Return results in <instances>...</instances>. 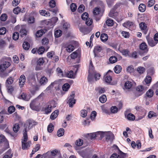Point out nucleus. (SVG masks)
Returning a JSON list of instances; mask_svg holds the SVG:
<instances>
[{
    "label": "nucleus",
    "mask_w": 158,
    "mask_h": 158,
    "mask_svg": "<svg viewBox=\"0 0 158 158\" xmlns=\"http://www.w3.org/2000/svg\"><path fill=\"white\" fill-rule=\"evenodd\" d=\"M64 133V130L63 128H60L58 130L57 133V135L59 137L63 136Z\"/></svg>",
    "instance_id": "35"
},
{
    "label": "nucleus",
    "mask_w": 158,
    "mask_h": 158,
    "mask_svg": "<svg viewBox=\"0 0 158 158\" xmlns=\"http://www.w3.org/2000/svg\"><path fill=\"white\" fill-rule=\"evenodd\" d=\"M44 32L43 30H40L38 31L36 33L35 35L37 37H40L41 36Z\"/></svg>",
    "instance_id": "33"
},
{
    "label": "nucleus",
    "mask_w": 158,
    "mask_h": 158,
    "mask_svg": "<svg viewBox=\"0 0 158 158\" xmlns=\"http://www.w3.org/2000/svg\"><path fill=\"white\" fill-rule=\"evenodd\" d=\"M153 94V92L151 89H149L146 94V95L149 98H151L152 97Z\"/></svg>",
    "instance_id": "42"
},
{
    "label": "nucleus",
    "mask_w": 158,
    "mask_h": 158,
    "mask_svg": "<svg viewBox=\"0 0 158 158\" xmlns=\"http://www.w3.org/2000/svg\"><path fill=\"white\" fill-rule=\"evenodd\" d=\"M59 113V111L58 110H55L51 114L50 118L52 120H54L57 116Z\"/></svg>",
    "instance_id": "24"
},
{
    "label": "nucleus",
    "mask_w": 158,
    "mask_h": 158,
    "mask_svg": "<svg viewBox=\"0 0 158 158\" xmlns=\"http://www.w3.org/2000/svg\"><path fill=\"white\" fill-rule=\"evenodd\" d=\"M94 66L93 65L92 61L90 60L88 71L89 74L88 77V80L89 82H92L94 81L93 76L91 74L94 70Z\"/></svg>",
    "instance_id": "4"
},
{
    "label": "nucleus",
    "mask_w": 158,
    "mask_h": 158,
    "mask_svg": "<svg viewBox=\"0 0 158 158\" xmlns=\"http://www.w3.org/2000/svg\"><path fill=\"white\" fill-rule=\"evenodd\" d=\"M134 68L132 66H128L127 68V72L131 73L133 72Z\"/></svg>",
    "instance_id": "59"
},
{
    "label": "nucleus",
    "mask_w": 158,
    "mask_h": 158,
    "mask_svg": "<svg viewBox=\"0 0 158 158\" xmlns=\"http://www.w3.org/2000/svg\"><path fill=\"white\" fill-rule=\"evenodd\" d=\"M9 61L7 60H1L0 61V76L1 77L4 78L8 75V73L12 70L8 72L5 71L10 65Z\"/></svg>",
    "instance_id": "1"
},
{
    "label": "nucleus",
    "mask_w": 158,
    "mask_h": 158,
    "mask_svg": "<svg viewBox=\"0 0 158 158\" xmlns=\"http://www.w3.org/2000/svg\"><path fill=\"white\" fill-rule=\"evenodd\" d=\"M151 80L152 78L150 76H147L145 79V82L148 85H149L151 82Z\"/></svg>",
    "instance_id": "46"
},
{
    "label": "nucleus",
    "mask_w": 158,
    "mask_h": 158,
    "mask_svg": "<svg viewBox=\"0 0 158 158\" xmlns=\"http://www.w3.org/2000/svg\"><path fill=\"white\" fill-rule=\"evenodd\" d=\"M58 75L60 77H63L64 76L63 74V72L61 69L60 68H58L56 69Z\"/></svg>",
    "instance_id": "48"
},
{
    "label": "nucleus",
    "mask_w": 158,
    "mask_h": 158,
    "mask_svg": "<svg viewBox=\"0 0 158 158\" xmlns=\"http://www.w3.org/2000/svg\"><path fill=\"white\" fill-rule=\"evenodd\" d=\"M146 7L145 4H141L139 6V9L140 11L143 12L146 10Z\"/></svg>",
    "instance_id": "30"
},
{
    "label": "nucleus",
    "mask_w": 158,
    "mask_h": 158,
    "mask_svg": "<svg viewBox=\"0 0 158 158\" xmlns=\"http://www.w3.org/2000/svg\"><path fill=\"white\" fill-rule=\"evenodd\" d=\"M70 8L71 11L73 12H74L76 10L77 6L75 4L72 3L70 5Z\"/></svg>",
    "instance_id": "54"
},
{
    "label": "nucleus",
    "mask_w": 158,
    "mask_h": 158,
    "mask_svg": "<svg viewBox=\"0 0 158 158\" xmlns=\"http://www.w3.org/2000/svg\"><path fill=\"white\" fill-rule=\"evenodd\" d=\"M116 147L118 151V154H117L118 158H125L127 156V154L124 153L122 152L119 150L117 146Z\"/></svg>",
    "instance_id": "22"
},
{
    "label": "nucleus",
    "mask_w": 158,
    "mask_h": 158,
    "mask_svg": "<svg viewBox=\"0 0 158 158\" xmlns=\"http://www.w3.org/2000/svg\"><path fill=\"white\" fill-rule=\"evenodd\" d=\"M118 13L116 12H114L113 10H111L109 13V16L112 18H114L117 15Z\"/></svg>",
    "instance_id": "49"
},
{
    "label": "nucleus",
    "mask_w": 158,
    "mask_h": 158,
    "mask_svg": "<svg viewBox=\"0 0 158 158\" xmlns=\"http://www.w3.org/2000/svg\"><path fill=\"white\" fill-rule=\"evenodd\" d=\"M84 137L88 139H95L97 138L96 132L85 134L84 135Z\"/></svg>",
    "instance_id": "12"
},
{
    "label": "nucleus",
    "mask_w": 158,
    "mask_h": 158,
    "mask_svg": "<svg viewBox=\"0 0 158 158\" xmlns=\"http://www.w3.org/2000/svg\"><path fill=\"white\" fill-rule=\"evenodd\" d=\"M107 25L109 26H112L114 24V21L113 20L111 19H108L106 21Z\"/></svg>",
    "instance_id": "47"
},
{
    "label": "nucleus",
    "mask_w": 158,
    "mask_h": 158,
    "mask_svg": "<svg viewBox=\"0 0 158 158\" xmlns=\"http://www.w3.org/2000/svg\"><path fill=\"white\" fill-rule=\"evenodd\" d=\"M27 31L26 30L23 28L21 29L19 32L20 35L23 37L26 35Z\"/></svg>",
    "instance_id": "37"
},
{
    "label": "nucleus",
    "mask_w": 158,
    "mask_h": 158,
    "mask_svg": "<svg viewBox=\"0 0 158 158\" xmlns=\"http://www.w3.org/2000/svg\"><path fill=\"white\" fill-rule=\"evenodd\" d=\"M45 50L44 48L43 47H40L37 50V52L39 54H42Z\"/></svg>",
    "instance_id": "50"
},
{
    "label": "nucleus",
    "mask_w": 158,
    "mask_h": 158,
    "mask_svg": "<svg viewBox=\"0 0 158 158\" xmlns=\"http://www.w3.org/2000/svg\"><path fill=\"white\" fill-rule=\"evenodd\" d=\"M55 102L54 101H51L50 104L48 105V106L45 108L44 111L45 113L46 114H48L50 113L52 111V109L53 107H56V104L52 106V104L55 103Z\"/></svg>",
    "instance_id": "8"
},
{
    "label": "nucleus",
    "mask_w": 158,
    "mask_h": 158,
    "mask_svg": "<svg viewBox=\"0 0 158 158\" xmlns=\"http://www.w3.org/2000/svg\"><path fill=\"white\" fill-rule=\"evenodd\" d=\"M70 87V85L68 83L64 84L62 87V89L64 91H67Z\"/></svg>",
    "instance_id": "45"
},
{
    "label": "nucleus",
    "mask_w": 158,
    "mask_h": 158,
    "mask_svg": "<svg viewBox=\"0 0 158 158\" xmlns=\"http://www.w3.org/2000/svg\"><path fill=\"white\" fill-rule=\"evenodd\" d=\"M62 34V31L60 30H56L55 32V36L56 37H60Z\"/></svg>",
    "instance_id": "53"
},
{
    "label": "nucleus",
    "mask_w": 158,
    "mask_h": 158,
    "mask_svg": "<svg viewBox=\"0 0 158 158\" xmlns=\"http://www.w3.org/2000/svg\"><path fill=\"white\" fill-rule=\"evenodd\" d=\"M107 35L105 33L102 34L100 35V39L103 42L106 41L108 40Z\"/></svg>",
    "instance_id": "29"
},
{
    "label": "nucleus",
    "mask_w": 158,
    "mask_h": 158,
    "mask_svg": "<svg viewBox=\"0 0 158 158\" xmlns=\"http://www.w3.org/2000/svg\"><path fill=\"white\" fill-rule=\"evenodd\" d=\"M57 152L58 151L56 150L48 151L46 153L43 154L42 158H53V156L56 155Z\"/></svg>",
    "instance_id": "7"
},
{
    "label": "nucleus",
    "mask_w": 158,
    "mask_h": 158,
    "mask_svg": "<svg viewBox=\"0 0 158 158\" xmlns=\"http://www.w3.org/2000/svg\"><path fill=\"white\" fill-rule=\"evenodd\" d=\"M70 56L72 59L75 58H80L81 56V52L79 50H77L71 54Z\"/></svg>",
    "instance_id": "9"
},
{
    "label": "nucleus",
    "mask_w": 158,
    "mask_h": 158,
    "mask_svg": "<svg viewBox=\"0 0 158 158\" xmlns=\"http://www.w3.org/2000/svg\"><path fill=\"white\" fill-rule=\"evenodd\" d=\"M104 78L105 81L108 83H110L112 80L110 75L108 73H106L105 75L104 76Z\"/></svg>",
    "instance_id": "21"
},
{
    "label": "nucleus",
    "mask_w": 158,
    "mask_h": 158,
    "mask_svg": "<svg viewBox=\"0 0 158 158\" xmlns=\"http://www.w3.org/2000/svg\"><path fill=\"white\" fill-rule=\"evenodd\" d=\"M118 108L115 106H113L111 107L110 110L113 113H116L118 111Z\"/></svg>",
    "instance_id": "62"
},
{
    "label": "nucleus",
    "mask_w": 158,
    "mask_h": 158,
    "mask_svg": "<svg viewBox=\"0 0 158 158\" xmlns=\"http://www.w3.org/2000/svg\"><path fill=\"white\" fill-rule=\"evenodd\" d=\"M74 73L73 72L72 70H70L66 74V76L69 78H73Z\"/></svg>",
    "instance_id": "51"
},
{
    "label": "nucleus",
    "mask_w": 158,
    "mask_h": 158,
    "mask_svg": "<svg viewBox=\"0 0 158 158\" xmlns=\"http://www.w3.org/2000/svg\"><path fill=\"white\" fill-rule=\"evenodd\" d=\"M23 139L22 140V148L23 150H26L28 149V148L30 146L31 142L28 141L27 142L28 139L27 133H23Z\"/></svg>",
    "instance_id": "3"
},
{
    "label": "nucleus",
    "mask_w": 158,
    "mask_h": 158,
    "mask_svg": "<svg viewBox=\"0 0 158 158\" xmlns=\"http://www.w3.org/2000/svg\"><path fill=\"white\" fill-rule=\"evenodd\" d=\"M79 154L83 158H91V156H92V155L86 154L83 151L80 152Z\"/></svg>",
    "instance_id": "23"
},
{
    "label": "nucleus",
    "mask_w": 158,
    "mask_h": 158,
    "mask_svg": "<svg viewBox=\"0 0 158 158\" xmlns=\"http://www.w3.org/2000/svg\"><path fill=\"white\" fill-rule=\"evenodd\" d=\"M7 15L5 14H3L1 15L0 19L2 21H4L7 19Z\"/></svg>",
    "instance_id": "61"
},
{
    "label": "nucleus",
    "mask_w": 158,
    "mask_h": 158,
    "mask_svg": "<svg viewBox=\"0 0 158 158\" xmlns=\"http://www.w3.org/2000/svg\"><path fill=\"white\" fill-rule=\"evenodd\" d=\"M85 20H86L85 22V23L87 26H90L92 24V19H91L89 18Z\"/></svg>",
    "instance_id": "58"
},
{
    "label": "nucleus",
    "mask_w": 158,
    "mask_h": 158,
    "mask_svg": "<svg viewBox=\"0 0 158 158\" xmlns=\"http://www.w3.org/2000/svg\"><path fill=\"white\" fill-rule=\"evenodd\" d=\"M100 12V9L98 7L95 8L94 9L93 13L94 16L95 17L97 15H98Z\"/></svg>",
    "instance_id": "36"
},
{
    "label": "nucleus",
    "mask_w": 158,
    "mask_h": 158,
    "mask_svg": "<svg viewBox=\"0 0 158 158\" xmlns=\"http://www.w3.org/2000/svg\"><path fill=\"white\" fill-rule=\"evenodd\" d=\"M106 132L98 131L96 132L97 137H99L100 139H101L105 136Z\"/></svg>",
    "instance_id": "27"
},
{
    "label": "nucleus",
    "mask_w": 158,
    "mask_h": 158,
    "mask_svg": "<svg viewBox=\"0 0 158 158\" xmlns=\"http://www.w3.org/2000/svg\"><path fill=\"white\" fill-rule=\"evenodd\" d=\"M69 107H72L73 105L75 103V99H72L69 98L68 100Z\"/></svg>",
    "instance_id": "44"
},
{
    "label": "nucleus",
    "mask_w": 158,
    "mask_h": 158,
    "mask_svg": "<svg viewBox=\"0 0 158 158\" xmlns=\"http://www.w3.org/2000/svg\"><path fill=\"white\" fill-rule=\"evenodd\" d=\"M21 9L19 6H17L14 9L13 12L16 14H18L21 11Z\"/></svg>",
    "instance_id": "56"
},
{
    "label": "nucleus",
    "mask_w": 158,
    "mask_h": 158,
    "mask_svg": "<svg viewBox=\"0 0 158 158\" xmlns=\"http://www.w3.org/2000/svg\"><path fill=\"white\" fill-rule=\"evenodd\" d=\"M40 103L38 98H36L31 102L30 107L33 110H37L39 109Z\"/></svg>",
    "instance_id": "5"
},
{
    "label": "nucleus",
    "mask_w": 158,
    "mask_h": 158,
    "mask_svg": "<svg viewBox=\"0 0 158 158\" xmlns=\"http://www.w3.org/2000/svg\"><path fill=\"white\" fill-rule=\"evenodd\" d=\"M48 82V79L44 76L42 77L39 80V83L41 85H44Z\"/></svg>",
    "instance_id": "17"
},
{
    "label": "nucleus",
    "mask_w": 158,
    "mask_h": 158,
    "mask_svg": "<svg viewBox=\"0 0 158 158\" xmlns=\"http://www.w3.org/2000/svg\"><path fill=\"white\" fill-rule=\"evenodd\" d=\"M139 48L141 50H144L147 52L148 50V46L145 42L141 43L139 45Z\"/></svg>",
    "instance_id": "20"
},
{
    "label": "nucleus",
    "mask_w": 158,
    "mask_h": 158,
    "mask_svg": "<svg viewBox=\"0 0 158 158\" xmlns=\"http://www.w3.org/2000/svg\"><path fill=\"white\" fill-rule=\"evenodd\" d=\"M26 81V78L25 76L23 75H21L20 77L19 81V84L20 86L22 87L24 85Z\"/></svg>",
    "instance_id": "14"
},
{
    "label": "nucleus",
    "mask_w": 158,
    "mask_h": 158,
    "mask_svg": "<svg viewBox=\"0 0 158 158\" xmlns=\"http://www.w3.org/2000/svg\"><path fill=\"white\" fill-rule=\"evenodd\" d=\"M125 118L130 121H133L135 118V116L131 113H129L127 114L125 113Z\"/></svg>",
    "instance_id": "18"
},
{
    "label": "nucleus",
    "mask_w": 158,
    "mask_h": 158,
    "mask_svg": "<svg viewBox=\"0 0 158 158\" xmlns=\"http://www.w3.org/2000/svg\"><path fill=\"white\" fill-rule=\"evenodd\" d=\"M19 124L17 123L14 125L13 128V131L15 132H17L19 131Z\"/></svg>",
    "instance_id": "40"
},
{
    "label": "nucleus",
    "mask_w": 158,
    "mask_h": 158,
    "mask_svg": "<svg viewBox=\"0 0 158 158\" xmlns=\"http://www.w3.org/2000/svg\"><path fill=\"white\" fill-rule=\"evenodd\" d=\"M137 71L140 74H143L145 71V69L143 67L139 66L137 69Z\"/></svg>",
    "instance_id": "28"
},
{
    "label": "nucleus",
    "mask_w": 158,
    "mask_h": 158,
    "mask_svg": "<svg viewBox=\"0 0 158 158\" xmlns=\"http://www.w3.org/2000/svg\"><path fill=\"white\" fill-rule=\"evenodd\" d=\"M81 17L83 20H86L88 18V14L86 12L84 13L82 15Z\"/></svg>",
    "instance_id": "60"
},
{
    "label": "nucleus",
    "mask_w": 158,
    "mask_h": 158,
    "mask_svg": "<svg viewBox=\"0 0 158 158\" xmlns=\"http://www.w3.org/2000/svg\"><path fill=\"white\" fill-rule=\"evenodd\" d=\"M13 78L12 77H9L6 81V85L12 84L13 82Z\"/></svg>",
    "instance_id": "32"
},
{
    "label": "nucleus",
    "mask_w": 158,
    "mask_h": 158,
    "mask_svg": "<svg viewBox=\"0 0 158 158\" xmlns=\"http://www.w3.org/2000/svg\"><path fill=\"white\" fill-rule=\"evenodd\" d=\"M83 140L81 139H78L75 142V145L77 146H81L83 144Z\"/></svg>",
    "instance_id": "31"
},
{
    "label": "nucleus",
    "mask_w": 158,
    "mask_h": 158,
    "mask_svg": "<svg viewBox=\"0 0 158 158\" xmlns=\"http://www.w3.org/2000/svg\"><path fill=\"white\" fill-rule=\"evenodd\" d=\"M123 26L127 28H135V25L133 22L128 21L123 24Z\"/></svg>",
    "instance_id": "13"
},
{
    "label": "nucleus",
    "mask_w": 158,
    "mask_h": 158,
    "mask_svg": "<svg viewBox=\"0 0 158 158\" xmlns=\"http://www.w3.org/2000/svg\"><path fill=\"white\" fill-rule=\"evenodd\" d=\"M47 56L48 58L59 59V57L56 55L54 52L53 51L48 52L47 54Z\"/></svg>",
    "instance_id": "16"
},
{
    "label": "nucleus",
    "mask_w": 158,
    "mask_h": 158,
    "mask_svg": "<svg viewBox=\"0 0 158 158\" xmlns=\"http://www.w3.org/2000/svg\"><path fill=\"white\" fill-rule=\"evenodd\" d=\"M8 112L10 114H12L15 111V108L13 106L9 107L8 108Z\"/></svg>",
    "instance_id": "55"
},
{
    "label": "nucleus",
    "mask_w": 158,
    "mask_h": 158,
    "mask_svg": "<svg viewBox=\"0 0 158 158\" xmlns=\"http://www.w3.org/2000/svg\"><path fill=\"white\" fill-rule=\"evenodd\" d=\"M23 46V49L25 50H28L30 47V44L27 42H24Z\"/></svg>",
    "instance_id": "39"
},
{
    "label": "nucleus",
    "mask_w": 158,
    "mask_h": 158,
    "mask_svg": "<svg viewBox=\"0 0 158 158\" xmlns=\"http://www.w3.org/2000/svg\"><path fill=\"white\" fill-rule=\"evenodd\" d=\"M4 143L7 144L8 143L5 137L3 135H0V143Z\"/></svg>",
    "instance_id": "25"
},
{
    "label": "nucleus",
    "mask_w": 158,
    "mask_h": 158,
    "mask_svg": "<svg viewBox=\"0 0 158 158\" xmlns=\"http://www.w3.org/2000/svg\"><path fill=\"white\" fill-rule=\"evenodd\" d=\"M132 82L129 81H127L124 84V87L125 89H130L132 86Z\"/></svg>",
    "instance_id": "26"
},
{
    "label": "nucleus",
    "mask_w": 158,
    "mask_h": 158,
    "mask_svg": "<svg viewBox=\"0 0 158 158\" xmlns=\"http://www.w3.org/2000/svg\"><path fill=\"white\" fill-rule=\"evenodd\" d=\"M106 96L105 94L100 96L99 98V101L102 103H105L106 101Z\"/></svg>",
    "instance_id": "34"
},
{
    "label": "nucleus",
    "mask_w": 158,
    "mask_h": 158,
    "mask_svg": "<svg viewBox=\"0 0 158 158\" xmlns=\"http://www.w3.org/2000/svg\"><path fill=\"white\" fill-rule=\"evenodd\" d=\"M77 44L76 41L74 40L71 41L69 44H66L65 47L66 50L69 52H72L74 50V47L76 46Z\"/></svg>",
    "instance_id": "6"
},
{
    "label": "nucleus",
    "mask_w": 158,
    "mask_h": 158,
    "mask_svg": "<svg viewBox=\"0 0 158 158\" xmlns=\"http://www.w3.org/2000/svg\"><path fill=\"white\" fill-rule=\"evenodd\" d=\"M146 39L148 45L152 47L155 46L157 44V42L154 40L152 38L148 36H147Z\"/></svg>",
    "instance_id": "11"
},
{
    "label": "nucleus",
    "mask_w": 158,
    "mask_h": 158,
    "mask_svg": "<svg viewBox=\"0 0 158 158\" xmlns=\"http://www.w3.org/2000/svg\"><path fill=\"white\" fill-rule=\"evenodd\" d=\"M105 136H106V140L108 142L112 141L114 139V135L111 132H106Z\"/></svg>",
    "instance_id": "10"
},
{
    "label": "nucleus",
    "mask_w": 158,
    "mask_h": 158,
    "mask_svg": "<svg viewBox=\"0 0 158 158\" xmlns=\"http://www.w3.org/2000/svg\"><path fill=\"white\" fill-rule=\"evenodd\" d=\"M102 50V48L101 46L98 45L95 47L94 50V54L95 56H97V54L100 52Z\"/></svg>",
    "instance_id": "19"
},
{
    "label": "nucleus",
    "mask_w": 158,
    "mask_h": 158,
    "mask_svg": "<svg viewBox=\"0 0 158 158\" xmlns=\"http://www.w3.org/2000/svg\"><path fill=\"white\" fill-rule=\"evenodd\" d=\"M121 69V66L119 65H116L114 68V71L116 73H119Z\"/></svg>",
    "instance_id": "38"
},
{
    "label": "nucleus",
    "mask_w": 158,
    "mask_h": 158,
    "mask_svg": "<svg viewBox=\"0 0 158 158\" xmlns=\"http://www.w3.org/2000/svg\"><path fill=\"white\" fill-rule=\"evenodd\" d=\"M21 98L22 99L28 101L30 99V98L27 97V95L23 93L21 95Z\"/></svg>",
    "instance_id": "63"
},
{
    "label": "nucleus",
    "mask_w": 158,
    "mask_h": 158,
    "mask_svg": "<svg viewBox=\"0 0 158 158\" xmlns=\"http://www.w3.org/2000/svg\"><path fill=\"white\" fill-rule=\"evenodd\" d=\"M139 27L141 30L145 34H146L148 31L147 27L146 24L142 22L139 24Z\"/></svg>",
    "instance_id": "15"
},
{
    "label": "nucleus",
    "mask_w": 158,
    "mask_h": 158,
    "mask_svg": "<svg viewBox=\"0 0 158 158\" xmlns=\"http://www.w3.org/2000/svg\"><path fill=\"white\" fill-rule=\"evenodd\" d=\"M85 8V6L84 5H80L78 8L77 11L80 13H81L84 11Z\"/></svg>",
    "instance_id": "57"
},
{
    "label": "nucleus",
    "mask_w": 158,
    "mask_h": 158,
    "mask_svg": "<svg viewBox=\"0 0 158 158\" xmlns=\"http://www.w3.org/2000/svg\"><path fill=\"white\" fill-rule=\"evenodd\" d=\"M19 33L17 32H14L12 35V38L14 40H17L19 37Z\"/></svg>",
    "instance_id": "52"
},
{
    "label": "nucleus",
    "mask_w": 158,
    "mask_h": 158,
    "mask_svg": "<svg viewBox=\"0 0 158 158\" xmlns=\"http://www.w3.org/2000/svg\"><path fill=\"white\" fill-rule=\"evenodd\" d=\"M6 154L4 156L3 158H11L12 156V154H11L10 150H8Z\"/></svg>",
    "instance_id": "41"
},
{
    "label": "nucleus",
    "mask_w": 158,
    "mask_h": 158,
    "mask_svg": "<svg viewBox=\"0 0 158 158\" xmlns=\"http://www.w3.org/2000/svg\"><path fill=\"white\" fill-rule=\"evenodd\" d=\"M97 113L95 111H93L91 114L90 116V118L92 120L94 119V118L96 116Z\"/></svg>",
    "instance_id": "64"
},
{
    "label": "nucleus",
    "mask_w": 158,
    "mask_h": 158,
    "mask_svg": "<svg viewBox=\"0 0 158 158\" xmlns=\"http://www.w3.org/2000/svg\"><path fill=\"white\" fill-rule=\"evenodd\" d=\"M37 123L34 120L31 119H29L27 120L24 125L25 128L23 131V133H27V131L30 129H31L34 126L36 125Z\"/></svg>",
    "instance_id": "2"
},
{
    "label": "nucleus",
    "mask_w": 158,
    "mask_h": 158,
    "mask_svg": "<svg viewBox=\"0 0 158 158\" xmlns=\"http://www.w3.org/2000/svg\"><path fill=\"white\" fill-rule=\"evenodd\" d=\"M53 129L54 126L51 123H50L48 127V131L49 133L52 132L53 131Z\"/></svg>",
    "instance_id": "43"
}]
</instances>
